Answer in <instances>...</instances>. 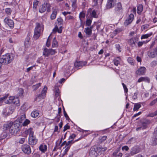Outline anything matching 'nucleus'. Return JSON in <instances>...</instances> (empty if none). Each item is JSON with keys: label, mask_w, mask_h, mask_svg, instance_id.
I'll use <instances>...</instances> for the list:
<instances>
[{"label": "nucleus", "mask_w": 157, "mask_h": 157, "mask_svg": "<svg viewBox=\"0 0 157 157\" xmlns=\"http://www.w3.org/2000/svg\"><path fill=\"white\" fill-rule=\"evenodd\" d=\"M21 127L19 122L15 121L13 122H10L4 124L3 129L6 132L13 134L17 133Z\"/></svg>", "instance_id": "1"}, {"label": "nucleus", "mask_w": 157, "mask_h": 157, "mask_svg": "<svg viewBox=\"0 0 157 157\" xmlns=\"http://www.w3.org/2000/svg\"><path fill=\"white\" fill-rule=\"evenodd\" d=\"M13 60V56L9 53L2 56L0 58V67L1 66V63L7 65L11 63Z\"/></svg>", "instance_id": "2"}, {"label": "nucleus", "mask_w": 157, "mask_h": 157, "mask_svg": "<svg viewBox=\"0 0 157 157\" xmlns=\"http://www.w3.org/2000/svg\"><path fill=\"white\" fill-rule=\"evenodd\" d=\"M28 132L29 133V144L31 145L36 144L37 143V140L33 136V129L31 128L29 129L28 130Z\"/></svg>", "instance_id": "3"}, {"label": "nucleus", "mask_w": 157, "mask_h": 157, "mask_svg": "<svg viewBox=\"0 0 157 157\" xmlns=\"http://www.w3.org/2000/svg\"><path fill=\"white\" fill-rule=\"evenodd\" d=\"M51 5L48 3H45L40 5L39 8V11L41 13H43L47 10L48 12L51 11Z\"/></svg>", "instance_id": "4"}, {"label": "nucleus", "mask_w": 157, "mask_h": 157, "mask_svg": "<svg viewBox=\"0 0 157 157\" xmlns=\"http://www.w3.org/2000/svg\"><path fill=\"white\" fill-rule=\"evenodd\" d=\"M139 36L136 34L134 37L130 38L128 41L129 45L132 48H134L136 47V43L139 40Z\"/></svg>", "instance_id": "5"}, {"label": "nucleus", "mask_w": 157, "mask_h": 157, "mask_svg": "<svg viewBox=\"0 0 157 157\" xmlns=\"http://www.w3.org/2000/svg\"><path fill=\"white\" fill-rule=\"evenodd\" d=\"M56 52L55 50L52 49H48L45 48L44 49L43 52V56L45 57L48 56L49 55H52L55 54Z\"/></svg>", "instance_id": "6"}, {"label": "nucleus", "mask_w": 157, "mask_h": 157, "mask_svg": "<svg viewBox=\"0 0 157 157\" xmlns=\"http://www.w3.org/2000/svg\"><path fill=\"white\" fill-rule=\"evenodd\" d=\"M9 100L8 102L10 103H13L17 106H19L20 105L19 100L17 97H10L9 98Z\"/></svg>", "instance_id": "7"}, {"label": "nucleus", "mask_w": 157, "mask_h": 157, "mask_svg": "<svg viewBox=\"0 0 157 157\" xmlns=\"http://www.w3.org/2000/svg\"><path fill=\"white\" fill-rule=\"evenodd\" d=\"M21 149L24 153L27 154H29L31 152L30 147L28 144H25L22 145Z\"/></svg>", "instance_id": "8"}, {"label": "nucleus", "mask_w": 157, "mask_h": 157, "mask_svg": "<svg viewBox=\"0 0 157 157\" xmlns=\"http://www.w3.org/2000/svg\"><path fill=\"white\" fill-rule=\"evenodd\" d=\"M98 151L97 147H92L91 148L90 151V155L91 157H97Z\"/></svg>", "instance_id": "9"}, {"label": "nucleus", "mask_w": 157, "mask_h": 157, "mask_svg": "<svg viewBox=\"0 0 157 157\" xmlns=\"http://www.w3.org/2000/svg\"><path fill=\"white\" fill-rule=\"evenodd\" d=\"M141 151V148L137 146L132 147L131 149L130 154L133 155L140 152Z\"/></svg>", "instance_id": "10"}, {"label": "nucleus", "mask_w": 157, "mask_h": 157, "mask_svg": "<svg viewBox=\"0 0 157 157\" xmlns=\"http://www.w3.org/2000/svg\"><path fill=\"white\" fill-rule=\"evenodd\" d=\"M134 19V16L132 13L130 14L124 22V25H128L130 24Z\"/></svg>", "instance_id": "11"}, {"label": "nucleus", "mask_w": 157, "mask_h": 157, "mask_svg": "<svg viewBox=\"0 0 157 157\" xmlns=\"http://www.w3.org/2000/svg\"><path fill=\"white\" fill-rule=\"evenodd\" d=\"M148 56L150 57L154 58L157 56V47L151 51L149 52L148 53Z\"/></svg>", "instance_id": "12"}, {"label": "nucleus", "mask_w": 157, "mask_h": 157, "mask_svg": "<svg viewBox=\"0 0 157 157\" xmlns=\"http://www.w3.org/2000/svg\"><path fill=\"white\" fill-rule=\"evenodd\" d=\"M4 21L9 25L11 29H12L14 27V23L12 20L6 18L4 19Z\"/></svg>", "instance_id": "13"}, {"label": "nucleus", "mask_w": 157, "mask_h": 157, "mask_svg": "<svg viewBox=\"0 0 157 157\" xmlns=\"http://www.w3.org/2000/svg\"><path fill=\"white\" fill-rule=\"evenodd\" d=\"M146 69L144 67H141L136 71V74L139 75H143L144 74Z\"/></svg>", "instance_id": "14"}, {"label": "nucleus", "mask_w": 157, "mask_h": 157, "mask_svg": "<svg viewBox=\"0 0 157 157\" xmlns=\"http://www.w3.org/2000/svg\"><path fill=\"white\" fill-rule=\"evenodd\" d=\"M31 36L29 34H28L26 38L25 39L24 44L25 47L29 48L30 44V40Z\"/></svg>", "instance_id": "15"}, {"label": "nucleus", "mask_w": 157, "mask_h": 157, "mask_svg": "<svg viewBox=\"0 0 157 157\" xmlns=\"http://www.w3.org/2000/svg\"><path fill=\"white\" fill-rule=\"evenodd\" d=\"M86 62L80 61L78 62H75L74 64L75 67L76 68H80L85 66L86 63Z\"/></svg>", "instance_id": "16"}, {"label": "nucleus", "mask_w": 157, "mask_h": 157, "mask_svg": "<svg viewBox=\"0 0 157 157\" xmlns=\"http://www.w3.org/2000/svg\"><path fill=\"white\" fill-rule=\"evenodd\" d=\"M36 26L34 31L40 32L41 30H43V25L42 24H40L39 23H36Z\"/></svg>", "instance_id": "17"}, {"label": "nucleus", "mask_w": 157, "mask_h": 157, "mask_svg": "<svg viewBox=\"0 0 157 157\" xmlns=\"http://www.w3.org/2000/svg\"><path fill=\"white\" fill-rule=\"evenodd\" d=\"M70 146L71 145H68L67 146H65L66 148L64 151H63L62 150L61 151L60 154L59 155L60 157H63L64 155L67 153V152L69 149Z\"/></svg>", "instance_id": "18"}, {"label": "nucleus", "mask_w": 157, "mask_h": 157, "mask_svg": "<svg viewBox=\"0 0 157 157\" xmlns=\"http://www.w3.org/2000/svg\"><path fill=\"white\" fill-rule=\"evenodd\" d=\"M47 146L45 144H41L39 147V149L43 153H45L47 150Z\"/></svg>", "instance_id": "19"}, {"label": "nucleus", "mask_w": 157, "mask_h": 157, "mask_svg": "<svg viewBox=\"0 0 157 157\" xmlns=\"http://www.w3.org/2000/svg\"><path fill=\"white\" fill-rule=\"evenodd\" d=\"M150 81V79L147 77H141L138 80L137 82H141L144 81L149 83Z\"/></svg>", "instance_id": "20"}, {"label": "nucleus", "mask_w": 157, "mask_h": 157, "mask_svg": "<svg viewBox=\"0 0 157 157\" xmlns=\"http://www.w3.org/2000/svg\"><path fill=\"white\" fill-rule=\"evenodd\" d=\"M10 109L8 108H6L4 109L2 111V113L3 115L6 116L9 115L10 114L12 113V112H11Z\"/></svg>", "instance_id": "21"}, {"label": "nucleus", "mask_w": 157, "mask_h": 157, "mask_svg": "<svg viewBox=\"0 0 157 157\" xmlns=\"http://www.w3.org/2000/svg\"><path fill=\"white\" fill-rule=\"evenodd\" d=\"M149 121L147 120H145L142 122V130L145 129L148 124L149 123Z\"/></svg>", "instance_id": "22"}, {"label": "nucleus", "mask_w": 157, "mask_h": 157, "mask_svg": "<svg viewBox=\"0 0 157 157\" xmlns=\"http://www.w3.org/2000/svg\"><path fill=\"white\" fill-rule=\"evenodd\" d=\"M26 118L25 115V114H23L20 117H19L18 120L16 121H19L20 124H21L22 123V121H24Z\"/></svg>", "instance_id": "23"}, {"label": "nucleus", "mask_w": 157, "mask_h": 157, "mask_svg": "<svg viewBox=\"0 0 157 157\" xmlns=\"http://www.w3.org/2000/svg\"><path fill=\"white\" fill-rule=\"evenodd\" d=\"M151 144L153 145H156L157 144V136L154 134L152 139Z\"/></svg>", "instance_id": "24"}, {"label": "nucleus", "mask_w": 157, "mask_h": 157, "mask_svg": "<svg viewBox=\"0 0 157 157\" xmlns=\"http://www.w3.org/2000/svg\"><path fill=\"white\" fill-rule=\"evenodd\" d=\"M91 28L87 27L84 29V32L87 35L90 36L92 34Z\"/></svg>", "instance_id": "25"}, {"label": "nucleus", "mask_w": 157, "mask_h": 157, "mask_svg": "<svg viewBox=\"0 0 157 157\" xmlns=\"http://www.w3.org/2000/svg\"><path fill=\"white\" fill-rule=\"evenodd\" d=\"M121 58L119 57L115 58L113 60V63L114 65L116 66H118L120 64Z\"/></svg>", "instance_id": "26"}, {"label": "nucleus", "mask_w": 157, "mask_h": 157, "mask_svg": "<svg viewBox=\"0 0 157 157\" xmlns=\"http://www.w3.org/2000/svg\"><path fill=\"white\" fill-rule=\"evenodd\" d=\"M122 9V6L121 4L120 3H118L115 8V10L116 12H118L121 10Z\"/></svg>", "instance_id": "27"}, {"label": "nucleus", "mask_w": 157, "mask_h": 157, "mask_svg": "<svg viewBox=\"0 0 157 157\" xmlns=\"http://www.w3.org/2000/svg\"><path fill=\"white\" fill-rule=\"evenodd\" d=\"M39 115V113L37 110L34 111L31 113V116L33 118H36Z\"/></svg>", "instance_id": "28"}, {"label": "nucleus", "mask_w": 157, "mask_h": 157, "mask_svg": "<svg viewBox=\"0 0 157 157\" xmlns=\"http://www.w3.org/2000/svg\"><path fill=\"white\" fill-rule=\"evenodd\" d=\"M143 6L142 5H139L137 7V13L139 14H140L143 11Z\"/></svg>", "instance_id": "29"}, {"label": "nucleus", "mask_w": 157, "mask_h": 157, "mask_svg": "<svg viewBox=\"0 0 157 157\" xmlns=\"http://www.w3.org/2000/svg\"><path fill=\"white\" fill-rule=\"evenodd\" d=\"M114 4V2H112L109 1H108L106 5V7L108 9H110L113 6Z\"/></svg>", "instance_id": "30"}, {"label": "nucleus", "mask_w": 157, "mask_h": 157, "mask_svg": "<svg viewBox=\"0 0 157 157\" xmlns=\"http://www.w3.org/2000/svg\"><path fill=\"white\" fill-rule=\"evenodd\" d=\"M45 97L41 94H39L35 98V100L37 102H40L41 100L44 99Z\"/></svg>", "instance_id": "31"}, {"label": "nucleus", "mask_w": 157, "mask_h": 157, "mask_svg": "<svg viewBox=\"0 0 157 157\" xmlns=\"http://www.w3.org/2000/svg\"><path fill=\"white\" fill-rule=\"evenodd\" d=\"M40 33L38 31H34L33 37L36 40L40 36Z\"/></svg>", "instance_id": "32"}, {"label": "nucleus", "mask_w": 157, "mask_h": 157, "mask_svg": "<svg viewBox=\"0 0 157 157\" xmlns=\"http://www.w3.org/2000/svg\"><path fill=\"white\" fill-rule=\"evenodd\" d=\"M141 107V105L139 103H136L134 105L133 110L134 111H137Z\"/></svg>", "instance_id": "33"}, {"label": "nucleus", "mask_w": 157, "mask_h": 157, "mask_svg": "<svg viewBox=\"0 0 157 157\" xmlns=\"http://www.w3.org/2000/svg\"><path fill=\"white\" fill-rule=\"evenodd\" d=\"M152 33L151 32L149 33L143 35L141 36V39H144L147 38L149 37L150 36L152 35Z\"/></svg>", "instance_id": "34"}, {"label": "nucleus", "mask_w": 157, "mask_h": 157, "mask_svg": "<svg viewBox=\"0 0 157 157\" xmlns=\"http://www.w3.org/2000/svg\"><path fill=\"white\" fill-rule=\"evenodd\" d=\"M58 42L56 39V38L55 37L53 40L52 43V47L53 48L57 47L58 46Z\"/></svg>", "instance_id": "35"}, {"label": "nucleus", "mask_w": 157, "mask_h": 157, "mask_svg": "<svg viewBox=\"0 0 157 157\" xmlns=\"http://www.w3.org/2000/svg\"><path fill=\"white\" fill-rule=\"evenodd\" d=\"M41 84V83H39L35 85H33L32 87L33 90L36 91L40 86Z\"/></svg>", "instance_id": "36"}, {"label": "nucleus", "mask_w": 157, "mask_h": 157, "mask_svg": "<svg viewBox=\"0 0 157 157\" xmlns=\"http://www.w3.org/2000/svg\"><path fill=\"white\" fill-rule=\"evenodd\" d=\"M47 89L48 88L46 86H45L42 91L41 94L45 97Z\"/></svg>", "instance_id": "37"}, {"label": "nucleus", "mask_w": 157, "mask_h": 157, "mask_svg": "<svg viewBox=\"0 0 157 157\" xmlns=\"http://www.w3.org/2000/svg\"><path fill=\"white\" fill-rule=\"evenodd\" d=\"M90 15L92 17L95 18H97L98 17V15L97 14L96 12L94 10L92 11V13H90Z\"/></svg>", "instance_id": "38"}, {"label": "nucleus", "mask_w": 157, "mask_h": 157, "mask_svg": "<svg viewBox=\"0 0 157 157\" xmlns=\"http://www.w3.org/2000/svg\"><path fill=\"white\" fill-rule=\"evenodd\" d=\"M85 17V13L83 12H80L79 15V18L81 23L82 22V19L84 18Z\"/></svg>", "instance_id": "39"}, {"label": "nucleus", "mask_w": 157, "mask_h": 157, "mask_svg": "<svg viewBox=\"0 0 157 157\" xmlns=\"http://www.w3.org/2000/svg\"><path fill=\"white\" fill-rule=\"evenodd\" d=\"M57 14V12L56 10L53 11L52 14L51 15V18L53 20L55 19Z\"/></svg>", "instance_id": "40"}, {"label": "nucleus", "mask_w": 157, "mask_h": 157, "mask_svg": "<svg viewBox=\"0 0 157 157\" xmlns=\"http://www.w3.org/2000/svg\"><path fill=\"white\" fill-rule=\"evenodd\" d=\"M97 148L98 151H102L103 152L107 149V147H97Z\"/></svg>", "instance_id": "41"}, {"label": "nucleus", "mask_w": 157, "mask_h": 157, "mask_svg": "<svg viewBox=\"0 0 157 157\" xmlns=\"http://www.w3.org/2000/svg\"><path fill=\"white\" fill-rule=\"evenodd\" d=\"M30 122V121L29 120L26 119L23 123L21 124V126L22 125L23 126H26Z\"/></svg>", "instance_id": "42"}, {"label": "nucleus", "mask_w": 157, "mask_h": 157, "mask_svg": "<svg viewBox=\"0 0 157 157\" xmlns=\"http://www.w3.org/2000/svg\"><path fill=\"white\" fill-rule=\"evenodd\" d=\"M39 2L37 0H34L33 2V8L35 9L36 8Z\"/></svg>", "instance_id": "43"}, {"label": "nucleus", "mask_w": 157, "mask_h": 157, "mask_svg": "<svg viewBox=\"0 0 157 157\" xmlns=\"http://www.w3.org/2000/svg\"><path fill=\"white\" fill-rule=\"evenodd\" d=\"M127 61L131 65H133L134 64L133 59L131 57H128L127 59Z\"/></svg>", "instance_id": "44"}, {"label": "nucleus", "mask_w": 157, "mask_h": 157, "mask_svg": "<svg viewBox=\"0 0 157 157\" xmlns=\"http://www.w3.org/2000/svg\"><path fill=\"white\" fill-rule=\"evenodd\" d=\"M149 26V25L147 24L142 25L141 26V30L143 31L147 29L148 28Z\"/></svg>", "instance_id": "45"}, {"label": "nucleus", "mask_w": 157, "mask_h": 157, "mask_svg": "<svg viewBox=\"0 0 157 157\" xmlns=\"http://www.w3.org/2000/svg\"><path fill=\"white\" fill-rule=\"evenodd\" d=\"M5 12L7 14L10 15L11 13L12 10L10 8H6L5 9Z\"/></svg>", "instance_id": "46"}, {"label": "nucleus", "mask_w": 157, "mask_h": 157, "mask_svg": "<svg viewBox=\"0 0 157 157\" xmlns=\"http://www.w3.org/2000/svg\"><path fill=\"white\" fill-rule=\"evenodd\" d=\"M92 19H87L86 21V25L88 26H90L91 24Z\"/></svg>", "instance_id": "47"}, {"label": "nucleus", "mask_w": 157, "mask_h": 157, "mask_svg": "<svg viewBox=\"0 0 157 157\" xmlns=\"http://www.w3.org/2000/svg\"><path fill=\"white\" fill-rule=\"evenodd\" d=\"M59 91L58 89H56L55 91V96L56 98L59 97Z\"/></svg>", "instance_id": "48"}, {"label": "nucleus", "mask_w": 157, "mask_h": 157, "mask_svg": "<svg viewBox=\"0 0 157 157\" xmlns=\"http://www.w3.org/2000/svg\"><path fill=\"white\" fill-rule=\"evenodd\" d=\"M25 138H21L19 139L18 142L21 144H23L25 142Z\"/></svg>", "instance_id": "49"}, {"label": "nucleus", "mask_w": 157, "mask_h": 157, "mask_svg": "<svg viewBox=\"0 0 157 157\" xmlns=\"http://www.w3.org/2000/svg\"><path fill=\"white\" fill-rule=\"evenodd\" d=\"M50 36L48 37L46 43V46L48 47H49L50 45V39L49 38Z\"/></svg>", "instance_id": "50"}, {"label": "nucleus", "mask_w": 157, "mask_h": 157, "mask_svg": "<svg viewBox=\"0 0 157 157\" xmlns=\"http://www.w3.org/2000/svg\"><path fill=\"white\" fill-rule=\"evenodd\" d=\"M148 41H146V42H145V41H139L138 43V47H140L144 43H147V42H148Z\"/></svg>", "instance_id": "51"}, {"label": "nucleus", "mask_w": 157, "mask_h": 157, "mask_svg": "<svg viewBox=\"0 0 157 157\" xmlns=\"http://www.w3.org/2000/svg\"><path fill=\"white\" fill-rule=\"evenodd\" d=\"M157 102V100L156 99L153 100L152 101L151 103L149 104V105L152 106L155 105Z\"/></svg>", "instance_id": "52"}, {"label": "nucleus", "mask_w": 157, "mask_h": 157, "mask_svg": "<svg viewBox=\"0 0 157 157\" xmlns=\"http://www.w3.org/2000/svg\"><path fill=\"white\" fill-rule=\"evenodd\" d=\"M18 91H19V94H18V96H22L23 93L24 91L23 90V89L21 88H20L18 89Z\"/></svg>", "instance_id": "53"}, {"label": "nucleus", "mask_w": 157, "mask_h": 157, "mask_svg": "<svg viewBox=\"0 0 157 157\" xmlns=\"http://www.w3.org/2000/svg\"><path fill=\"white\" fill-rule=\"evenodd\" d=\"M122 84L123 85L125 92L126 93H127L128 91V89H127L126 86L123 83H122Z\"/></svg>", "instance_id": "54"}, {"label": "nucleus", "mask_w": 157, "mask_h": 157, "mask_svg": "<svg viewBox=\"0 0 157 157\" xmlns=\"http://www.w3.org/2000/svg\"><path fill=\"white\" fill-rule=\"evenodd\" d=\"M116 48L117 50L119 52H121V48L120 47V45L118 44H116L115 45Z\"/></svg>", "instance_id": "55"}, {"label": "nucleus", "mask_w": 157, "mask_h": 157, "mask_svg": "<svg viewBox=\"0 0 157 157\" xmlns=\"http://www.w3.org/2000/svg\"><path fill=\"white\" fill-rule=\"evenodd\" d=\"M63 113L65 117H66L67 120H68V119H69V117L68 116V115H67L66 112L65 111V109L64 108L63 109Z\"/></svg>", "instance_id": "56"}, {"label": "nucleus", "mask_w": 157, "mask_h": 157, "mask_svg": "<svg viewBox=\"0 0 157 157\" xmlns=\"http://www.w3.org/2000/svg\"><path fill=\"white\" fill-rule=\"evenodd\" d=\"M57 21L59 25H61L63 22V20L61 18H59L57 19Z\"/></svg>", "instance_id": "57"}, {"label": "nucleus", "mask_w": 157, "mask_h": 157, "mask_svg": "<svg viewBox=\"0 0 157 157\" xmlns=\"http://www.w3.org/2000/svg\"><path fill=\"white\" fill-rule=\"evenodd\" d=\"M70 128V126L68 125L67 124L64 127V128L63 129V132H64L67 129H69Z\"/></svg>", "instance_id": "58"}, {"label": "nucleus", "mask_w": 157, "mask_h": 157, "mask_svg": "<svg viewBox=\"0 0 157 157\" xmlns=\"http://www.w3.org/2000/svg\"><path fill=\"white\" fill-rule=\"evenodd\" d=\"M150 64L152 67H154L157 65L156 62L155 61H153Z\"/></svg>", "instance_id": "59"}, {"label": "nucleus", "mask_w": 157, "mask_h": 157, "mask_svg": "<svg viewBox=\"0 0 157 157\" xmlns=\"http://www.w3.org/2000/svg\"><path fill=\"white\" fill-rule=\"evenodd\" d=\"M122 31V29L120 28H117L114 31L115 34H117L118 33H119Z\"/></svg>", "instance_id": "60"}, {"label": "nucleus", "mask_w": 157, "mask_h": 157, "mask_svg": "<svg viewBox=\"0 0 157 157\" xmlns=\"http://www.w3.org/2000/svg\"><path fill=\"white\" fill-rule=\"evenodd\" d=\"M107 139V136H103L100 139V140H101V142H102L104 141H105Z\"/></svg>", "instance_id": "61"}, {"label": "nucleus", "mask_w": 157, "mask_h": 157, "mask_svg": "<svg viewBox=\"0 0 157 157\" xmlns=\"http://www.w3.org/2000/svg\"><path fill=\"white\" fill-rule=\"evenodd\" d=\"M122 149L123 151H128L129 149V148L127 146H125L122 147Z\"/></svg>", "instance_id": "62"}, {"label": "nucleus", "mask_w": 157, "mask_h": 157, "mask_svg": "<svg viewBox=\"0 0 157 157\" xmlns=\"http://www.w3.org/2000/svg\"><path fill=\"white\" fill-rule=\"evenodd\" d=\"M75 136H76L75 134H72L70 136L69 139H72V140H73L74 138L75 137Z\"/></svg>", "instance_id": "63"}, {"label": "nucleus", "mask_w": 157, "mask_h": 157, "mask_svg": "<svg viewBox=\"0 0 157 157\" xmlns=\"http://www.w3.org/2000/svg\"><path fill=\"white\" fill-rule=\"evenodd\" d=\"M156 115H157V111L151 114L150 116L151 117H153Z\"/></svg>", "instance_id": "64"}]
</instances>
